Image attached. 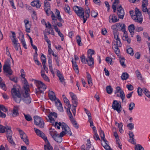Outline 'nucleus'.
Segmentation results:
<instances>
[{
  "mask_svg": "<svg viewBox=\"0 0 150 150\" xmlns=\"http://www.w3.org/2000/svg\"><path fill=\"white\" fill-rule=\"evenodd\" d=\"M55 126H57V128L59 129H60V126H61L62 130H63L60 134L59 136L61 138L63 137L65 134L68 133L69 135H72V133L70 129L68 126L65 123L63 122L61 123L60 122H55Z\"/></svg>",
  "mask_w": 150,
  "mask_h": 150,
  "instance_id": "1",
  "label": "nucleus"
},
{
  "mask_svg": "<svg viewBox=\"0 0 150 150\" xmlns=\"http://www.w3.org/2000/svg\"><path fill=\"white\" fill-rule=\"evenodd\" d=\"M35 82L36 83V85L38 87V88L36 89V93L37 95H38L41 93L44 94V92L43 91L40 90V88L43 89V90H45L46 88V86L42 81H38L35 80Z\"/></svg>",
  "mask_w": 150,
  "mask_h": 150,
  "instance_id": "2",
  "label": "nucleus"
},
{
  "mask_svg": "<svg viewBox=\"0 0 150 150\" xmlns=\"http://www.w3.org/2000/svg\"><path fill=\"white\" fill-rule=\"evenodd\" d=\"M11 92L14 100L17 103H20L21 99L19 91L15 88H13L11 90Z\"/></svg>",
  "mask_w": 150,
  "mask_h": 150,
  "instance_id": "3",
  "label": "nucleus"
},
{
  "mask_svg": "<svg viewBox=\"0 0 150 150\" xmlns=\"http://www.w3.org/2000/svg\"><path fill=\"white\" fill-rule=\"evenodd\" d=\"M132 19L135 21L141 23L143 21V18L141 12L139 10L136 8L135 9V16L132 17Z\"/></svg>",
  "mask_w": 150,
  "mask_h": 150,
  "instance_id": "4",
  "label": "nucleus"
},
{
  "mask_svg": "<svg viewBox=\"0 0 150 150\" xmlns=\"http://www.w3.org/2000/svg\"><path fill=\"white\" fill-rule=\"evenodd\" d=\"M33 117L35 124L40 128H43L44 126V123L43 120L38 116H34Z\"/></svg>",
  "mask_w": 150,
  "mask_h": 150,
  "instance_id": "5",
  "label": "nucleus"
},
{
  "mask_svg": "<svg viewBox=\"0 0 150 150\" xmlns=\"http://www.w3.org/2000/svg\"><path fill=\"white\" fill-rule=\"evenodd\" d=\"M12 132L11 130V127L7 128L6 137L9 142L13 145H15L16 144L13 140L12 138Z\"/></svg>",
  "mask_w": 150,
  "mask_h": 150,
  "instance_id": "6",
  "label": "nucleus"
},
{
  "mask_svg": "<svg viewBox=\"0 0 150 150\" xmlns=\"http://www.w3.org/2000/svg\"><path fill=\"white\" fill-rule=\"evenodd\" d=\"M112 107L114 110H116L118 113H120L122 110L121 104H120L116 100L113 101Z\"/></svg>",
  "mask_w": 150,
  "mask_h": 150,
  "instance_id": "7",
  "label": "nucleus"
},
{
  "mask_svg": "<svg viewBox=\"0 0 150 150\" xmlns=\"http://www.w3.org/2000/svg\"><path fill=\"white\" fill-rule=\"evenodd\" d=\"M18 131L20 135V137L21 139L27 145L29 144V142L28 136L22 130L19 129Z\"/></svg>",
  "mask_w": 150,
  "mask_h": 150,
  "instance_id": "8",
  "label": "nucleus"
},
{
  "mask_svg": "<svg viewBox=\"0 0 150 150\" xmlns=\"http://www.w3.org/2000/svg\"><path fill=\"white\" fill-rule=\"evenodd\" d=\"M119 92L120 93V97L122 99V102H125V97L124 93L120 86H117L116 87V90L115 92V93L116 94Z\"/></svg>",
  "mask_w": 150,
  "mask_h": 150,
  "instance_id": "9",
  "label": "nucleus"
},
{
  "mask_svg": "<svg viewBox=\"0 0 150 150\" xmlns=\"http://www.w3.org/2000/svg\"><path fill=\"white\" fill-rule=\"evenodd\" d=\"M22 100L26 104H29L31 102V99L29 93H23Z\"/></svg>",
  "mask_w": 150,
  "mask_h": 150,
  "instance_id": "10",
  "label": "nucleus"
},
{
  "mask_svg": "<svg viewBox=\"0 0 150 150\" xmlns=\"http://www.w3.org/2000/svg\"><path fill=\"white\" fill-rule=\"evenodd\" d=\"M37 135L41 137L45 141V142H47V141H48L47 138L46 137L45 134L43 133L40 130L38 129L35 128L34 129Z\"/></svg>",
  "mask_w": 150,
  "mask_h": 150,
  "instance_id": "11",
  "label": "nucleus"
},
{
  "mask_svg": "<svg viewBox=\"0 0 150 150\" xmlns=\"http://www.w3.org/2000/svg\"><path fill=\"white\" fill-rule=\"evenodd\" d=\"M114 38L116 40V41H115L113 43L114 45L113 47H120L122 46V43L121 42L120 40L118 37V35H115L114 36Z\"/></svg>",
  "mask_w": 150,
  "mask_h": 150,
  "instance_id": "12",
  "label": "nucleus"
},
{
  "mask_svg": "<svg viewBox=\"0 0 150 150\" xmlns=\"http://www.w3.org/2000/svg\"><path fill=\"white\" fill-rule=\"evenodd\" d=\"M3 70L4 72L8 73L11 75L12 74L13 71L11 69L10 64L8 62V64H5L3 66Z\"/></svg>",
  "mask_w": 150,
  "mask_h": 150,
  "instance_id": "13",
  "label": "nucleus"
},
{
  "mask_svg": "<svg viewBox=\"0 0 150 150\" xmlns=\"http://www.w3.org/2000/svg\"><path fill=\"white\" fill-rule=\"evenodd\" d=\"M80 9L77 13V15L82 18L83 21V23H84L87 20V19L85 18L84 16V12L83 8L82 7H80Z\"/></svg>",
  "mask_w": 150,
  "mask_h": 150,
  "instance_id": "14",
  "label": "nucleus"
},
{
  "mask_svg": "<svg viewBox=\"0 0 150 150\" xmlns=\"http://www.w3.org/2000/svg\"><path fill=\"white\" fill-rule=\"evenodd\" d=\"M117 14L118 17L122 19H123L125 14L123 8L122 7L121 5L117 8Z\"/></svg>",
  "mask_w": 150,
  "mask_h": 150,
  "instance_id": "15",
  "label": "nucleus"
},
{
  "mask_svg": "<svg viewBox=\"0 0 150 150\" xmlns=\"http://www.w3.org/2000/svg\"><path fill=\"white\" fill-rule=\"evenodd\" d=\"M117 25L118 30H121L124 32L125 34H126L127 32L125 30V24L122 23H117Z\"/></svg>",
  "mask_w": 150,
  "mask_h": 150,
  "instance_id": "16",
  "label": "nucleus"
},
{
  "mask_svg": "<svg viewBox=\"0 0 150 150\" xmlns=\"http://www.w3.org/2000/svg\"><path fill=\"white\" fill-rule=\"evenodd\" d=\"M86 62L88 66H91V67H93L94 63V60L92 57L87 56V58L86 59Z\"/></svg>",
  "mask_w": 150,
  "mask_h": 150,
  "instance_id": "17",
  "label": "nucleus"
},
{
  "mask_svg": "<svg viewBox=\"0 0 150 150\" xmlns=\"http://www.w3.org/2000/svg\"><path fill=\"white\" fill-rule=\"evenodd\" d=\"M31 4L33 6L36 7L37 8H39L41 6V3L38 0H34L31 2Z\"/></svg>",
  "mask_w": 150,
  "mask_h": 150,
  "instance_id": "18",
  "label": "nucleus"
},
{
  "mask_svg": "<svg viewBox=\"0 0 150 150\" xmlns=\"http://www.w3.org/2000/svg\"><path fill=\"white\" fill-rule=\"evenodd\" d=\"M55 103L58 110L60 112H63V109L62 104L59 99H57V100L55 101Z\"/></svg>",
  "mask_w": 150,
  "mask_h": 150,
  "instance_id": "19",
  "label": "nucleus"
},
{
  "mask_svg": "<svg viewBox=\"0 0 150 150\" xmlns=\"http://www.w3.org/2000/svg\"><path fill=\"white\" fill-rule=\"evenodd\" d=\"M109 22H111L110 20L112 23H115L119 21V19L117 18L115 14L110 15L109 17Z\"/></svg>",
  "mask_w": 150,
  "mask_h": 150,
  "instance_id": "20",
  "label": "nucleus"
},
{
  "mask_svg": "<svg viewBox=\"0 0 150 150\" xmlns=\"http://www.w3.org/2000/svg\"><path fill=\"white\" fill-rule=\"evenodd\" d=\"M24 22L25 23V27L26 32L27 33H30L31 24L29 23L28 20L26 19L24 20Z\"/></svg>",
  "mask_w": 150,
  "mask_h": 150,
  "instance_id": "21",
  "label": "nucleus"
},
{
  "mask_svg": "<svg viewBox=\"0 0 150 150\" xmlns=\"http://www.w3.org/2000/svg\"><path fill=\"white\" fill-rule=\"evenodd\" d=\"M64 102L68 106V108L67 109V111L68 112L70 111V109L71 107V105L69 103V100L66 97H63V99Z\"/></svg>",
  "mask_w": 150,
  "mask_h": 150,
  "instance_id": "22",
  "label": "nucleus"
},
{
  "mask_svg": "<svg viewBox=\"0 0 150 150\" xmlns=\"http://www.w3.org/2000/svg\"><path fill=\"white\" fill-rule=\"evenodd\" d=\"M57 75L62 83L64 84L65 83V79L63 75L60 72L59 70L57 71Z\"/></svg>",
  "mask_w": 150,
  "mask_h": 150,
  "instance_id": "23",
  "label": "nucleus"
},
{
  "mask_svg": "<svg viewBox=\"0 0 150 150\" xmlns=\"http://www.w3.org/2000/svg\"><path fill=\"white\" fill-rule=\"evenodd\" d=\"M48 95L50 99L52 101H54L55 102L58 99L56 98L55 94L52 91H50Z\"/></svg>",
  "mask_w": 150,
  "mask_h": 150,
  "instance_id": "24",
  "label": "nucleus"
},
{
  "mask_svg": "<svg viewBox=\"0 0 150 150\" xmlns=\"http://www.w3.org/2000/svg\"><path fill=\"white\" fill-rule=\"evenodd\" d=\"M112 29L113 30L114 36L115 35H118V32L117 30H118L117 23L112 25L111 27Z\"/></svg>",
  "mask_w": 150,
  "mask_h": 150,
  "instance_id": "25",
  "label": "nucleus"
},
{
  "mask_svg": "<svg viewBox=\"0 0 150 150\" xmlns=\"http://www.w3.org/2000/svg\"><path fill=\"white\" fill-rule=\"evenodd\" d=\"M52 116H54V117L56 118L57 117V114L55 112H51L49 115L48 117L49 119L50 120L51 122H52L54 121V119L52 117Z\"/></svg>",
  "mask_w": 150,
  "mask_h": 150,
  "instance_id": "26",
  "label": "nucleus"
},
{
  "mask_svg": "<svg viewBox=\"0 0 150 150\" xmlns=\"http://www.w3.org/2000/svg\"><path fill=\"white\" fill-rule=\"evenodd\" d=\"M129 135L130 138L129 140V142L133 144H136L135 140L133 138L134 135L133 132L129 131Z\"/></svg>",
  "mask_w": 150,
  "mask_h": 150,
  "instance_id": "27",
  "label": "nucleus"
},
{
  "mask_svg": "<svg viewBox=\"0 0 150 150\" xmlns=\"http://www.w3.org/2000/svg\"><path fill=\"white\" fill-rule=\"evenodd\" d=\"M18 110V106H14L12 112V115L13 117H16L19 114Z\"/></svg>",
  "mask_w": 150,
  "mask_h": 150,
  "instance_id": "28",
  "label": "nucleus"
},
{
  "mask_svg": "<svg viewBox=\"0 0 150 150\" xmlns=\"http://www.w3.org/2000/svg\"><path fill=\"white\" fill-rule=\"evenodd\" d=\"M41 76L45 81L47 82L50 81V79L45 74V71L42 70L41 71Z\"/></svg>",
  "mask_w": 150,
  "mask_h": 150,
  "instance_id": "29",
  "label": "nucleus"
},
{
  "mask_svg": "<svg viewBox=\"0 0 150 150\" xmlns=\"http://www.w3.org/2000/svg\"><path fill=\"white\" fill-rule=\"evenodd\" d=\"M67 113L69 117V119L71 121V122L73 124V125H74V124H75L77 122L74 119L70 111H69V112H67Z\"/></svg>",
  "mask_w": 150,
  "mask_h": 150,
  "instance_id": "30",
  "label": "nucleus"
},
{
  "mask_svg": "<svg viewBox=\"0 0 150 150\" xmlns=\"http://www.w3.org/2000/svg\"><path fill=\"white\" fill-rule=\"evenodd\" d=\"M45 150H53V148L50 145L48 141H47L46 144L44 145Z\"/></svg>",
  "mask_w": 150,
  "mask_h": 150,
  "instance_id": "31",
  "label": "nucleus"
},
{
  "mask_svg": "<svg viewBox=\"0 0 150 150\" xmlns=\"http://www.w3.org/2000/svg\"><path fill=\"white\" fill-rule=\"evenodd\" d=\"M134 26L133 24H132L129 25L128 27V30L129 32L131 33L132 37H133L134 33Z\"/></svg>",
  "mask_w": 150,
  "mask_h": 150,
  "instance_id": "32",
  "label": "nucleus"
},
{
  "mask_svg": "<svg viewBox=\"0 0 150 150\" xmlns=\"http://www.w3.org/2000/svg\"><path fill=\"white\" fill-rule=\"evenodd\" d=\"M9 127H11L8 126L4 127L0 124V133H3L5 132L6 129V132L7 133V128Z\"/></svg>",
  "mask_w": 150,
  "mask_h": 150,
  "instance_id": "33",
  "label": "nucleus"
},
{
  "mask_svg": "<svg viewBox=\"0 0 150 150\" xmlns=\"http://www.w3.org/2000/svg\"><path fill=\"white\" fill-rule=\"evenodd\" d=\"M72 66L73 67V68L74 70L76 71V72L77 73L79 72V70L78 69V67L77 65L76 64V61L74 62L73 60L72 61Z\"/></svg>",
  "mask_w": 150,
  "mask_h": 150,
  "instance_id": "34",
  "label": "nucleus"
},
{
  "mask_svg": "<svg viewBox=\"0 0 150 150\" xmlns=\"http://www.w3.org/2000/svg\"><path fill=\"white\" fill-rule=\"evenodd\" d=\"M53 138L58 143H61L62 141V138L59 136V135L58 134Z\"/></svg>",
  "mask_w": 150,
  "mask_h": 150,
  "instance_id": "35",
  "label": "nucleus"
},
{
  "mask_svg": "<svg viewBox=\"0 0 150 150\" xmlns=\"http://www.w3.org/2000/svg\"><path fill=\"white\" fill-rule=\"evenodd\" d=\"M50 133L53 138L58 134L57 132L54 129H52L50 130Z\"/></svg>",
  "mask_w": 150,
  "mask_h": 150,
  "instance_id": "36",
  "label": "nucleus"
},
{
  "mask_svg": "<svg viewBox=\"0 0 150 150\" xmlns=\"http://www.w3.org/2000/svg\"><path fill=\"white\" fill-rule=\"evenodd\" d=\"M13 45V46L15 49L17 51L18 50V48L20 47V44L18 43V40L12 41Z\"/></svg>",
  "mask_w": 150,
  "mask_h": 150,
  "instance_id": "37",
  "label": "nucleus"
},
{
  "mask_svg": "<svg viewBox=\"0 0 150 150\" xmlns=\"http://www.w3.org/2000/svg\"><path fill=\"white\" fill-rule=\"evenodd\" d=\"M129 76V74L127 73L124 72L122 73L121 76V79L123 80H126L128 78Z\"/></svg>",
  "mask_w": 150,
  "mask_h": 150,
  "instance_id": "38",
  "label": "nucleus"
},
{
  "mask_svg": "<svg viewBox=\"0 0 150 150\" xmlns=\"http://www.w3.org/2000/svg\"><path fill=\"white\" fill-rule=\"evenodd\" d=\"M119 60L121 65L124 67H125L126 65L124 63L125 62V58L124 57H120Z\"/></svg>",
  "mask_w": 150,
  "mask_h": 150,
  "instance_id": "39",
  "label": "nucleus"
},
{
  "mask_svg": "<svg viewBox=\"0 0 150 150\" xmlns=\"http://www.w3.org/2000/svg\"><path fill=\"white\" fill-rule=\"evenodd\" d=\"M24 88L25 90V93H29L28 92L30 91L29 85L28 84H24Z\"/></svg>",
  "mask_w": 150,
  "mask_h": 150,
  "instance_id": "40",
  "label": "nucleus"
},
{
  "mask_svg": "<svg viewBox=\"0 0 150 150\" xmlns=\"http://www.w3.org/2000/svg\"><path fill=\"white\" fill-rule=\"evenodd\" d=\"M94 132V134L93 136L94 139L96 140H99L100 141V139L96 129L95 130H93Z\"/></svg>",
  "mask_w": 150,
  "mask_h": 150,
  "instance_id": "41",
  "label": "nucleus"
},
{
  "mask_svg": "<svg viewBox=\"0 0 150 150\" xmlns=\"http://www.w3.org/2000/svg\"><path fill=\"white\" fill-rule=\"evenodd\" d=\"M106 91L108 94H111L112 92L113 89L111 86H108L106 87Z\"/></svg>",
  "mask_w": 150,
  "mask_h": 150,
  "instance_id": "42",
  "label": "nucleus"
},
{
  "mask_svg": "<svg viewBox=\"0 0 150 150\" xmlns=\"http://www.w3.org/2000/svg\"><path fill=\"white\" fill-rule=\"evenodd\" d=\"M51 17L53 21H52V23L53 24V23H54V24H56V23H57V17H56L54 15L53 12H52V15L51 16Z\"/></svg>",
  "mask_w": 150,
  "mask_h": 150,
  "instance_id": "43",
  "label": "nucleus"
},
{
  "mask_svg": "<svg viewBox=\"0 0 150 150\" xmlns=\"http://www.w3.org/2000/svg\"><path fill=\"white\" fill-rule=\"evenodd\" d=\"M76 42L79 46H81V38L79 35L77 36L76 37Z\"/></svg>",
  "mask_w": 150,
  "mask_h": 150,
  "instance_id": "44",
  "label": "nucleus"
},
{
  "mask_svg": "<svg viewBox=\"0 0 150 150\" xmlns=\"http://www.w3.org/2000/svg\"><path fill=\"white\" fill-rule=\"evenodd\" d=\"M95 53V52L94 50L91 49H89L87 52V56H91L93 54H94Z\"/></svg>",
  "mask_w": 150,
  "mask_h": 150,
  "instance_id": "45",
  "label": "nucleus"
},
{
  "mask_svg": "<svg viewBox=\"0 0 150 150\" xmlns=\"http://www.w3.org/2000/svg\"><path fill=\"white\" fill-rule=\"evenodd\" d=\"M125 34V36L124 35L123 36V40H124L127 41L128 43H130L131 42V39L130 38H128V36L127 35H126V34Z\"/></svg>",
  "mask_w": 150,
  "mask_h": 150,
  "instance_id": "46",
  "label": "nucleus"
},
{
  "mask_svg": "<svg viewBox=\"0 0 150 150\" xmlns=\"http://www.w3.org/2000/svg\"><path fill=\"white\" fill-rule=\"evenodd\" d=\"M24 115L25 118L26 120L28 121H30L32 120V118L30 115L29 114L25 115L24 114Z\"/></svg>",
  "mask_w": 150,
  "mask_h": 150,
  "instance_id": "47",
  "label": "nucleus"
},
{
  "mask_svg": "<svg viewBox=\"0 0 150 150\" xmlns=\"http://www.w3.org/2000/svg\"><path fill=\"white\" fill-rule=\"evenodd\" d=\"M119 47H112V48L114 50L115 52V54L118 56L120 53V50L118 48Z\"/></svg>",
  "mask_w": 150,
  "mask_h": 150,
  "instance_id": "48",
  "label": "nucleus"
},
{
  "mask_svg": "<svg viewBox=\"0 0 150 150\" xmlns=\"http://www.w3.org/2000/svg\"><path fill=\"white\" fill-rule=\"evenodd\" d=\"M44 9L45 12H46V13L47 14V16H49L50 14V13L52 14V12H53L51 11L50 7L45 8Z\"/></svg>",
  "mask_w": 150,
  "mask_h": 150,
  "instance_id": "49",
  "label": "nucleus"
},
{
  "mask_svg": "<svg viewBox=\"0 0 150 150\" xmlns=\"http://www.w3.org/2000/svg\"><path fill=\"white\" fill-rule=\"evenodd\" d=\"M41 59L42 62V64H45L46 59L45 57L43 54H42L41 57Z\"/></svg>",
  "mask_w": 150,
  "mask_h": 150,
  "instance_id": "50",
  "label": "nucleus"
},
{
  "mask_svg": "<svg viewBox=\"0 0 150 150\" xmlns=\"http://www.w3.org/2000/svg\"><path fill=\"white\" fill-rule=\"evenodd\" d=\"M119 0H115L112 6V8L113 9H116V5H117L119 3Z\"/></svg>",
  "mask_w": 150,
  "mask_h": 150,
  "instance_id": "51",
  "label": "nucleus"
},
{
  "mask_svg": "<svg viewBox=\"0 0 150 150\" xmlns=\"http://www.w3.org/2000/svg\"><path fill=\"white\" fill-rule=\"evenodd\" d=\"M135 150H144L143 147L140 144L136 145L135 146Z\"/></svg>",
  "mask_w": 150,
  "mask_h": 150,
  "instance_id": "52",
  "label": "nucleus"
},
{
  "mask_svg": "<svg viewBox=\"0 0 150 150\" xmlns=\"http://www.w3.org/2000/svg\"><path fill=\"white\" fill-rule=\"evenodd\" d=\"M87 144H86V150H89L91 147V142L89 139L87 140Z\"/></svg>",
  "mask_w": 150,
  "mask_h": 150,
  "instance_id": "53",
  "label": "nucleus"
},
{
  "mask_svg": "<svg viewBox=\"0 0 150 150\" xmlns=\"http://www.w3.org/2000/svg\"><path fill=\"white\" fill-rule=\"evenodd\" d=\"M127 52L131 56H133L134 54L133 50L130 47H129L127 50Z\"/></svg>",
  "mask_w": 150,
  "mask_h": 150,
  "instance_id": "54",
  "label": "nucleus"
},
{
  "mask_svg": "<svg viewBox=\"0 0 150 150\" xmlns=\"http://www.w3.org/2000/svg\"><path fill=\"white\" fill-rule=\"evenodd\" d=\"M20 41L21 43L22 44L23 47L25 49L27 48L26 44L25 41V40L24 38H21L20 39Z\"/></svg>",
  "mask_w": 150,
  "mask_h": 150,
  "instance_id": "55",
  "label": "nucleus"
},
{
  "mask_svg": "<svg viewBox=\"0 0 150 150\" xmlns=\"http://www.w3.org/2000/svg\"><path fill=\"white\" fill-rule=\"evenodd\" d=\"M136 73L138 79L140 80L142 79V77L140 72L137 70L136 71Z\"/></svg>",
  "mask_w": 150,
  "mask_h": 150,
  "instance_id": "56",
  "label": "nucleus"
},
{
  "mask_svg": "<svg viewBox=\"0 0 150 150\" xmlns=\"http://www.w3.org/2000/svg\"><path fill=\"white\" fill-rule=\"evenodd\" d=\"M11 33L12 34V38L11 39L12 41H14L16 40H18L16 38V34L14 32L11 31Z\"/></svg>",
  "mask_w": 150,
  "mask_h": 150,
  "instance_id": "57",
  "label": "nucleus"
},
{
  "mask_svg": "<svg viewBox=\"0 0 150 150\" xmlns=\"http://www.w3.org/2000/svg\"><path fill=\"white\" fill-rule=\"evenodd\" d=\"M143 90L144 91V93L145 95L148 97H150V92L146 88H143Z\"/></svg>",
  "mask_w": 150,
  "mask_h": 150,
  "instance_id": "58",
  "label": "nucleus"
},
{
  "mask_svg": "<svg viewBox=\"0 0 150 150\" xmlns=\"http://www.w3.org/2000/svg\"><path fill=\"white\" fill-rule=\"evenodd\" d=\"M64 9L65 11L66 12H67L69 14H71V13L70 11V7L68 6H65L64 8Z\"/></svg>",
  "mask_w": 150,
  "mask_h": 150,
  "instance_id": "59",
  "label": "nucleus"
},
{
  "mask_svg": "<svg viewBox=\"0 0 150 150\" xmlns=\"http://www.w3.org/2000/svg\"><path fill=\"white\" fill-rule=\"evenodd\" d=\"M87 9H86L85 11V13L86 15L85 16L86 17V18L87 19V18H88L89 16V13H90V10L89 8L88 7Z\"/></svg>",
  "mask_w": 150,
  "mask_h": 150,
  "instance_id": "60",
  "label": "nucleus"
},
{
  "mask_svg": "<svg viewBox=\"0 0 150 150\" xmlns=\"http://www.w3.org/2000/svg\"><path fill=\"white\" fill-rule=\"evenodd\" d=\"M81 59V61L83 63L86 64L87 62H86V59L85 58V57L84 55H82L81 57H80Z\"/></svg>",
  "mask_w": 150,
  "mask_h": 150,
  "instance_id": "61",
  "label": "nucleus"
},
{
  "mask_svg": "<svg viewBox=\"0 0 150 150\" xmlns=\"http://www.w3.org/2000/svg\"><path fill=\"white\" fill-rule=\"evenodd\" d=\"M72 101L73 103L72 106H73L74 107H76L78 104L77 99L72 100Z\"/></svg>",
  "mask_w": 150,
  "mask_h": 150,
  "instance_id": "62",
  "label": "nucleus"
},
{
  "mask_svg": "<svg viewBox=\"0 0 150 150\" xmlns=\"http://www.w3.org/2000/svg\"><path fill=\"white\" fill-rule=\"evenodd\" d=\"M101 144L104 148L106 150H113L107 144H105L104 145H103V144L101 143Z\"/></svg>",
  "mask_w": 150,
  "mask_h": 150,
  "instance_id": "63",
  "label": "nucleus"
},
{
  "mask_svg": "<svg viewBox=\"0 0 150 150\" xmlns=\"http://www.w3.org/2000/svg\"><path fill=\"white\" fill-rule=\"evenodd\" d=\"M91 15L92 16L95 18L98 15V13L96 12L95 11L93 10L91 12Z\"/></svg>",
  "mask_w": 150,
  "mask_h": 150,
  "instance_id": "64",
  "label": "nucleus"
}]
</instances>
